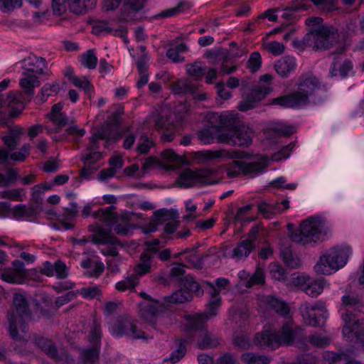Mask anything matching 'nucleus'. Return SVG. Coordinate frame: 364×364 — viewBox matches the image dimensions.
Returning <instances> with one entry per match:
<instances>
[{
  "mask_svg": "<svg viewBox=\"0 0 364 364\" xmlns=\"http://www.w3.org/2000/svg\"><path fill=\"white\" fill-rule=\"evenodd\" d=\"M29 318L28 301L25 296L21 294H15L13 299V308L8 314V330L14 339L15 350L24 354L31 352L33 346H36L51 358L58 360L56 347L50 339L35 335L30 336L27 333L26 321Z\"/></svg>",
  "mask_w": 364,
  "mask_h": 364,
  "instance_id": "1",
  "label": "nucleus"
},
{
  "mask_svg": "<svg viewBox=\"0 0 364 364\" xmlns=\"http://www.w3.org/2000/svg\"><path fill=\"white\" fill-rule=\"evenodd\" d=\"M114 209V207L111 205L93 213L92 215L97 222L102 223V225L97 223L89 226V230L93 233L92 240L95 242L117 244L118 240L112 235V228L117 235H127L134 228V225L131 223L132 218L143 219L141 213L127 211L117 216Z\"/></svg>",
  "mask_w": 364,
  "mask_h": 364,
  "instance_id": "2",
  "label": "nucleus"
},
{
  "mask_svg": "<svg viewBox=\"0 0 364 364\" xmlns=\"http://www.w3.org/2000/svg\"><path fill=\"white\" fill-rule=\"evenodd\" d=\"M182 285L184 290L176 291L171 295L164 297L163 301L153 299L146 293H141V296L144 299V301L139 304L141 317L146 321L152 323L166 309L164 301L169 304H181L191 301L193 294L197 295L201 294L199 284L192 278H186Z\"/></svg>",
  "mask_w": 364,
  "mask_h": 364,
  "instance_id": "3",
  "label": "nucleus"
},
{
  "mask_svg": "<svg viewBox=\"0 0 364 364\" xmlns=\"http://www.w3.org/2000/svg\"><path fill=\"white\" fill-rule=\"evenodd\" d=\"M226 154L220 159H232L223 166L228 178H235L240 175L255 176L263 172L269 164L270 159L263 154L252 155L247 151L225 149Z\"/></svg>",
  "mask_w": 364,
  "mask_h": 364,
  "instance_id": "4",
  "label": "nucleus"
},
{
  "mask_svg": "<svg viewBox=\"0 0 364 364\" xmlns=\"http://www.w3.org/2000/svg\"><path fill=\"white\" fill-rule=\"evenodd\" d=\"M39 77L22 73L19 85L24 94L20 92H11L8 95H0V114L16 117L24 108L25 97L31 98L34 95L35 88L40 85Z\"/></svg>",
  "mask_w": 364,
  "mask_h": 364,
  "instance_id": "5",
  "label": "nucleus"
},
{
  "mask_svg": "<svg viewBox=\"0 0 364 364\" xmlns=\"http://www.w3.org/2000/svg\"><path fill=\"white\" fill-rule=\"evenodd\" d=\"M329 232L327 222L318 215L304 220L299 230L291 233V240L299 244L309 245L322 240Z\"/></svg>",
  "mask_w": 364,
  "mask_h": 364,
  "instance_id": "6",
  "label": "nucleus"
},
{
  "mask_svg": "<svg viewBox=\"0 0 364 364\" xmlns=\"http://www.w3.org/2000/svg\"><path fill=\"white\" fill-rule=\"evenodd\" d=\"M353 254L350 246L341 245L323 253L314 266L318 274L331 275L343 268Z\"/></svg>",
  "mask_w": 364,
  "mask_h": 364,
  "instance_id": "7",
  "label": "nucleus"
},
{
  "mask_svg": "<svg viewBox=\"0 0 364 364\" xmlns=\"http://www.w3.org/2000/svg\"><path fill=\"white\" fill-rule=\"evenodd\" d=\"M295 335L293 322L289 319L282 326L280 333H277L271 326H264L263 331L256 335L255 343L261 348H276L282 345H290L294 341Z\"/></svg>",
  "mask_w": 364,
  "mask_h": 364,
  "instance_id": "8",
  "label": "nucleus"
},
{
  "mask_svg": "<svg viewBox=\"0 0 364 364\" xmlns=\"http://www.w3.org/2000/svg\"><path fill=\"white\" fill-rule=\"evenodd\" d=\"M206 119L212 129H215L216 133L213 134L209 129L200 132L199 138L204 144H210L221 128H230L239 122V114L235 110L225 111L221 113L210 112L207 114Z\"/></svg>",
  "mask_w": 364,
  "mask_h": 364,
  "instance_id": "9",
  "label": "nucleus"
},
{
  "mask_svg": "<svg viewBox=\"0 0 364 364\" xmlns=\"http://www.w3.org/2000/svg\"><path fill=\"white\" fill-rule=\"evenodd\" d=\"M357 296L349 294L342 296V306L339 309L342 320L344 323L343 334L346 338H351L353 331L362 326L364 321L360 319L353 311L359 309L362 306Z\"/></svg>",
  "mask_w": 364,
  "mask_h": 364,
  "instance_id": "10",
  "label": "nucleus"
},
{
  "mask_svg": "<svg viewBox=\"0 0 364 364\" xmlns=\"http://www.w3.org/2000/svg\"><path fill=\"white\" fill-rule=\"evenodd\" d=\"M318 87V82L315 77H309L299 84L298 90L287 96L276 98L273 104L287 107H296L307 103L309 97Z\"/></svg>",
  "mask_w": 364,
  "mask_h": 364,
  "instance_id": "11",
  "label": "nucleus"
},
{
  "mask_svg": "<svg viewBox=\"0 0 364 364\" xmlns=\"http://www.w3.org/2000/svg\"><path fill=\"white\" fill-rule=\"evenodd\" d=\"M178 213L173 209L162 208L155 211L149 223L142 227V232L145 234L156 232L159 227L164 224V232L167 234L175 232L180 225L177 220Z\"/></svg>",
  "mask_w": 364,
  "mask_h": 364,
  "instance_id": "12",
  "label": "nucleus"
},
{
  "mask_svg": "<svg viewBox=\"0 0 364 364\" xmlns=\"http://www.w3.org/2000/svg\"><path fill=\"white\" fill-rule=\"evenodd\" d=\"M206 313L187 315L185 317V327L189 331H196L198 333V346L200 348H207L215 346L217 340L204 328V325L210 318Z\"/></svg>",
  "mask_w": 364,
  "mask_h": 364,
  "instance_id": "13",
  "label": "nucleus"
},
{
  "mask_svg": "<svg viewBox=\"0 0 364 364\" xmlns=\"http://www.w3.org/2000/svg\"><path fill=\"white\" fill-rule=\"evenodd\" d=\"M272 75L265 74L260 77L259 80L239 103L238 109L241 112H247L255 108L258 102L264 99L272 90L270 85Z\"/></svg>",
  "mask_w": 364,
  "mask_h": 364,
  "instance_id": "14",
  "label": "nucleus"
},
{
  "mask_svg": "<svg viewBox=\"0 0 364 364\" xmlns=\"http://www.w3.org/2000/svg\"><path fill=\"white\" fill-rule=\"evenodd\" d=\"M119 138V134L110 127H103L95 132L90 139V146L86 153L83 155V160L85 164H93L100 160L102 155L100 152L96 151L98 149L97 141L100 139H106L105 147L109 148L111 142H114Z\"/></svg>",
  "mask_w": 364,
  "mask_h": 364,
  "instance_id": "15",
  "label": "nucleus"
},
{
  "mask_svg": "<svg viewBox=\"0 0 364 364\" xmlns=\"http://www.w3.org/2000/svg\"><path fill=\"white\" fill-rule=\"evenodd\" d=\"M216 171L213 168L192 170L186 168L182 171L176 181L181 188H189L196 185L207 186L215 183L212 176Z\"/></svg>",
  "mask_w": 364,
  "mask_h": 364,
  "instance_id": "16",
  "label": "nucleus"
},
{
  "mask_svg": "<svg viewBox=\"0 0 364 364\" xmlns=\"http://www.w3.org/2000/svg\"><path fill=\"white\" fill-rule=\"evenodd\" d=\"M109 331L114 337L126 336L134 339H147L148 336L141 330L138 323L126 316H119L109 324Z\"/></svg>",
  "mask_w": 364,
  "mask_h": 364,
  "instance_id": "17",
  "label": "nucleus"
},
{
  "mask_svg": "<svg viewBox=\"0 0 364 364\" xmlns=\"http://www.w3.org/2000/svg\"><path fill=\"white\" fill-rule=\"evenodd\" d=\"M101 338L100 326L94 321L87 336L90 347L81 350L80 364H99Z\"/></svg>",
  "mask_w": 364,
  "mask_h": 364,
  "instance_id": "18",
  "label": "nucleus"
},
{
  "mask_svg": "<svg viewBox=\"0 0 364 364\" xmlns=\"http://www.w3.org/2000/svg\"><path fill=\"white\" fill-rule=\"evenodd\" d=\"M299 311L304 322L314 327L322 325L328 317L326 303L321 300L301 304Z\"/></svg>",
  "mask_w": 364,
  "mask_h": 364,
  "instance_id": "19",
  "label": "nucleus"
},
{
  "mask_svg": "<svg viewBox=\"0 0 364 364\" xmlns=\"http://www.w3.org/2000/svg\"><path fill=\"white\" fill-rule=\"evenodd\" d=\"M337 34L333 28L322 27L317 31H311L305 37L306 44L314 49L326 50L336 42Z\"/></svg>",
  "mask_w": 364,
  "mask_h": 364,
  "instance_id": "20",
  "label": "nucleus"
},
{
  "mask_svg": "<svg viewBox=\"0 0 364 364\" xmlns=\"http://www.w3.org/2000/svg\"><path fill=\"white\" fill-rule=\"evenodd\" d=\"M218 141L230 145L248 146L252 142V132L249 128L241 127L228 132L217 134Z\"/></svg>",
  "mask_w": 364,
  "mask_h": 364,
  "instance_id": "21",
  "label": "nucleus"
},
{
  "mask_svg": "<svg viewBox=\"0 0 364 364\" xmlns=\"http://www.w3.org/2000/svg\"><path fill=\"white\" fill-rule=\"evenodd\" d=\"M27 277L25 264L19 260L14 261L11 267L6 268L0 274L1 280L11 284H21L25 282Z\"/></svg>",
  "mask_w": 364,
  "mask_h": 364,
  "instance_id": "22",
  "label": "nucleus"
},
{
  "mask_svg": "<svg viewBox=\"0 0 364 364\" xmlns=\"http://www.w3.org/2000/svg\"><path fill=\"white\" fill-rule=\"evenodd\" d=\"M152 123L154 129L164 132L161 139L164 142L171 141L178 132L176 125L167 123V119L160 116L157 112H153L146 118V124H151Z\"/></svg>",
  "mask_w": 364,
  "mask_h": 364,
  "instance_id": "23",
  "label": "nucleus"
},
{
  "mask_svg": "<svg viewBox=\"0 0 364 364\" xmlns=\"http://www.w3.org/2000/svg\"><path fill=\"white\" fill-rule=\"evenodd\" d=\"M229 284V281L225 278H218L215 281L216 287L210 283H208L209 287L210 299L207 306V314L210 316H215L218 314V311L221 305V298L220 296V290L225 287Z\"/></svg>",
  "mask_w": 364,
  "mask_h": 364,
  "instance_id": "24",
  "label": "nucleus"
},
{
  "mask_svg": "<svg viewBox=\"0 0 364 364\" xmlns=\"http://www.w3.org/2000/svg\"><path fill=\"white\" fill-rule=\"evenodd\" d=\"M260 309L272 310L277 314L286 317L289 314V307L284 301L272 295L264 296L260 299Z\"/></svg>",
  "mask_w": 364,
  "mask_h": 364,
  "instance_id": "25",
  "label": "nucleus"
},
{
  "mask_svg": "<svg viewBox=\"0 0 364 364\" xmlns=\"http://www.w3.org/2000/svg\"><path fill=\"white\" fill-rule=\"evenodd\" d=\"M257 228H253L247 239L240 242L232 252L231 257L237 260L247 257L255 247L254 242L256 239Z\"/></svg>",
  "mask_w": 364,
  "mask_h": 364,
  "instance_id": "26",
  "label": "nucleus"
},
{
  "mask_svg": "<svg viewBox=\"0 0 364 364\" xmlns=\"http://www.w3.org/2000/svg\"><path fill=\"white\" fill-rule=\"evenodd\" d=\"M294 132V127L291 125L287 124L282 122H272L267 129V136L264 141V145L270 149L268 146L269 144L272 142L277 143V140L272 138V136L278 137L280 136H288Z\"/></svg>",
  "mask_w": 364,
  "mask_h": 364,
  "instance_id": "27",
  "label": "nucleus"
},
{
  "mask_svg": "<svg viewBox=\"0 0 364 364\" xmlns=\"http://www.w3.org/2000/svg\"><path fill=\"white\" fill-rule=\"evenodd\" d=\"M22 73H27L28 75L40 76L43 74L46 68L45 60L43 58L30 55L21 62Z\"/></svg>",
  "mask_w": 364,
  "mask_h": 364,
  "instance_id": "28",
  "label": "nucleus"
},
{
  "mask_svg": "<svg viewBox=\"0 0 364 364\" xmlns=\"http://www.w3.org/2000/svg\"><path fill=\"white\" fill-rule=\"evenodd\" d=\"M353 64L347 58L336 56L330 68V75L333 77H346L353 71Z\"/></svg>",
  "mask_w": 364,
  "mask_h": 364,
  "instance_id": "29",
  "label": "nucleus"
},
{
  "mask_svg": "<svg viewBox=\"0 0 364 364\" xmlns=\"http://www.w3.org/2000/svg\"><path fill=\"white\" fill-rule=\"evenodd\" d=\"M289 208V200H282L278 203L262 201L258 204V210L264 218H270L274 214L281 213Z\"/></svg>",
  "mask_w": 364,
  "mask_h": 364,
  "instance_id": "30",
  "label": "nucleus"
},
{
  "mask_svg": "<svg viewBox=\"0 0 364 364\" xmlns=\"http://www.w3.org/2000/svg\"><path fill=\"white\" fill-rule=\"evenodd\" d=\"M329 284L323 278L309 279L304 287V291L311 297L318 296L323 291L326 287H328Z\"/></svg>",
  "mask_w": 364,
  "mask_h": 364,
  "instance_id": "31",
  "label": "nucleus"
},
{
  "mask_svg": "<svg viewBox=\"0 0 364 364\" xmlns=\"http://www.w3.org/2000/svg\"><path fill=\"white\" fill-rule=\"evenodd\" d=\"M154 266V256L152 253L144 252L141 254L138 264L134 268L133 274L139 279L141 277L149 273Z\"/></svg>",
  "mask_w": 364,
  "mask_h": 364,
  "instance_id": "32",
  "label": "nucleus"
},
{
  "mask_svg": "<svg viewBox=\"0 0 364 364\" xmlns=\"http://www.w3.org/2000/svg\"><path fill=\"white\" fill-rule=\"evenodd\" d=\"M42 272L48 277L55 276L58 279L65 278L68 275V269L65 264L61 261H57L54 264L46 262Z\"/></svg>",
  "mask_w": 364,
  "mask_h": 364,
  "instance_id": "33",
  "label": "nucleus"
},
{
  "mask_svg": "<svg viewBox=\"0 0 364 364\" xmlns=\"http://www.w3.org/2000/svg\"><path fill=\"white\" fill-rule=\"evenodd\" d=\"M296 68V59L289 55L282 57L274 65L277 73L282 77H287L290 73H293Z\"/></svg>",
  "mask_w": 364,
  "mask_h": 364,
  "instance_id": "34",
  "label": "nucleus"
},
{
  "mask_svg": "<svg viewBox=\"0 0 364 364\" xmlns=\"http://www.w3.org/2000/svg\"><path fill=\"white\" fill-rule=\"evenodd\" d=\"M145 2L146 0H124L121 18L124 21L133 20L136 12L143 9Z\"/></svg>",
  "mask_w": 364,
  "mask_h": 364,
  "instance_id": "35",
  "label": "nucleus"
},
{
  "mask_svg": "<svg viewBox=\"0 0 364 364\" xmlns=\"http://www.w3.org/2000/svg\"><path fill=\"white\" fill-rule=\"evenodd\" d=\"M226 154L225 149L198 151L193 154L192 159L197 164H203L213 159H220Z\"/></svg>",
  "mask_w": 364,
  "mask_h": 364,
  "instance_id": "36",
  "label": "nucleus"
},
{
  "mask_svg": "<svg viewBox=\"0 0 364 364\" xmlns=\"http://www.w3.org/2000/svg\"><path fill=\"white\" fill-rule=\"evenodd\" d=\"M240 280L244 281L247 287H251L255 284H260L264 282V270L262 268L258 267L254 274L250 277V274L244 270L238 273Z\"/></svg>",
  "mask_w": 364,
  "mask_h": 364,
  "instance_id": "37",
  "label": "nucleus"
},
{
  "mask_svg": "<svg viewBox=\"0 0 364 364\" xmlns=\"http://www.w3.org/2000/svg\"><path fill=\"white\" fill-rule=\"evenodd\" d=\"M162 168L165 169H172L183 163V159L178 155L172 149H166L164 151L161 155L160 159Z\"/></svg>",
  "mask_w": 364,
  "mask_h": 364,
  "instance_id": "38",
  "label": "nucleus"
},
{
  "mask_svg": "<svg viewBox=\"0 0 364 364\" xmlns=\"http://www.w3.org/2000/svg\"><path fill=\"white\" fill-rule=\"evenodd\" d=\"M31 146L24 144L19 151H15L10 155L4 149H0V164H3L9 157L13 161H22L29 155Z\"/></svg>",
  "mask_w": 364,
  "mask_h": 364,
  "instance_id": "39",
  "label": "nucleus"
},
{
  "mask_svg": "<svg viewBox=\"0 0 364 364\" xmlns=\"http://www.w3.org/2000/svg\"><path fill=\"white\" fill-rule=\"evenodd\" d=\"M97 0H69L70 10L76 14H81L95 8Z\"/></svg>",
  "mask_w": 364,
  "mask_h": 364,
  "instance_id": "40",
  "label": "nucleus"
},
{
  "mask_svg": "<svg viewBox=\"0 0 364 364\" xmlns=\"http://www.w3.org/2000/svg\"><path fill=\"white\" fill-rule=\"evenodd\" d=\"M191 7V5L189 2L181 1L177 6L174 7L164 9V11L156 15V17L157 18H170L185 12L186 11L188 10Z\"/></svg>",
  "mask_w": 364,
  "mask_h": 364,
  "instance_id": "41",
  "label": "nucleus"
},
{
  "mask_svg": "<svg viewBox=\"0 0 364 364\" xmlns=\"http://www.w3.org/2000/svg\"><path fill=\"white\" fill-rule=\"evenodd\" d=\"M70 81L75 87L82 89L85 92L86 95L89 98H91L92 93L94 91V88L87 77H77L76 75H70Z\"/></svg>",
  "mask_w": 364,
  "mask_h": 364,
  "instance_id": "42",
  "label": "nucleus"
},
{
  "mask_svg": "<svg viewBox=\"0 0 364 364\" xmlns=\"http://www.w3.org/2000/svg\"><path fill=\"white\" fill-rule=\"evenodd\" d=\"M63 107L62 103L54 105L49 114L50 119L59 127L65 125L68 121L66 116L61 112Z\"/></svg>",
  "mask_w": 364,
  "mask_h": 364,
  "instance_id": "43",
  "label": "nucleus"
},
{
  "mask_svg": "<svg viewBox=\"0 0 364 364\" xmlns=\"http://www.w3.org/2000/svg\"><path fill=\"white\" fill-rule=\"evenodd\" d=\"M139 279L133 274L122 279L115 284V288L119 291H124L127 290L132 291L138 284Z\"/></svg>",
  "mask_w": 364,
  "mask_h": 364,
  "instance_id": "44",
  "label": "nucleus"
},
{
  "mask_svg": "<svg viewBox=\"0 0 364 364\" xmlns=\"http://www.w3.org/2000/svg\"><path fill=\"white\" fill-rule=\"evenodd\" d=\"M187 50V46L183 43H181L168 49L167 56L175 63L182 62L184 60L183 54L186 52Z\"/></svg>",
  "mask_w": 364,
  "mask_h": 364,
  "instance_id": "45",
  "label": "nucleus"
},
{
  "mask_svg": "<svg viewBox=\"0 0 364 364\" xmlns=\"http://www.w3.org/2000/svg\"><path fill=\"white\" fill-rule=\"evenodd\" d=\"M97 61V57L93 50H88L80 58L81 65L88 69H95Z\"/></svg>",
  "mask_w": 364,
  "mask_h": 364,
  "instance_id": "46",
  "label": "nucleus"
},
{
  "mask_svg": "<svg viewBox=\"0 0 364 364\" xmlns=\"http://www.w3.org/2000/svg\"><path fill=\"white\" fill-rule=\"evenodd\" d=\"M0 197L14 201H21L26 198V192L23 188L7 189L0 192Z\"/></svg>",
  "mask_w": 364,
  "mask_h": 364,
  "instance_id": "47",
  "label": "nucleus"
},
{
  "mask_svg": "<svg viewBox=\"0 0 364 364\" xmlns=\"http://www.w3.org/2000/svg\"><path fill=\"white\" fill-rule=\"evenodd\" d=\"M284 262L291 268H297L301 265L300 259L290 250H284L281 252Z\"/></svg>",
  "mask_w": 364,
  "mask_h": 364,
  "instance_id": "48",
  "label": "nucleus"
},
{
  "mask_svg": "<svg viewBox=\"0 0 364 364\" xmlns=\"http://www.w3.org/2000/svg\"><path fill=\"white\" fill-rule=\"evenodd\" d=\"M186 353V346L185 341H181L180 343L179 347L177 350L172 352L168 358H166L164 360V364H174L178 362L185 355Z\"/></svg>",
  "mask_w": 364,
  "mask_h": 364,
  "instance_id": "49",
  "label": "nucleus"
},
{
  "mask_svg": "<svg viewBox=\"0 0 364 364\" xmlns=\"http://www.w3.org/2000/svg\"><path fill=\"white\" fill-rule=\"evenodd\" d=\"M154 146V141L151 138H149L146 135H141L138 140L136 150L137 152L141 154H146Z\"/></svg>",
  "mask_w": 364,
  "mask_h": 364,
  "instance_id": "50",
  "label": "nucleus"
},
{
  "mask_svg": "<svg viewBox=\"0 0 364 364\" xmlns=\"http://www.w3.org/2000/svg\"><path fill=\"white\" fill-rule=\"evenodd\" d=\"M262 66V57L258 52L252 53L247 62V67L252 73L257 72Z\"/></svg>",
  "mask_w": 364,
  "mask_h": 364,
  "instance_id": "51",
  "label": "nucleus"
},
{
  "mask_svg": "<svg viewBox=\"0 0 364 364\" xmlns=\"http://www.w3.org/2000/svg\"><path fill=\"white\" fill-rule=\"evenodd\" d=\"M23 133V129L21 127H15L11 130V135L4 136L3 139L6 146L13 150L17 144L16 137Z\"/></svg>",
  "mask_w": 364,
  "mask_h": 364,
  "instance_id": "52",
  "label": "nucleus"
},
{
  "mask_svg": "<svg viewBox=\"0 0 364 364\" xmlns=\"http://www.w3.org/2000/svg\"><path fill=\"white\" fill-rule=\"evenodd\" d=\"M23 0H0V10L4 13L11 12L21 7Z\"/></svg>",
  "mask_w": 364,
  "mask_h": 364,
  "instance_id": "53",
  "label": "nucleus"
},
{
  "mask_svg": "<svg viewBox=\"0 0 364 364\" xmlns=\"http://www.w3.org/2000/svg\"><path fill=\"white\" fill-rule=\"evenodd\" d=\"M269 274L271 277L278 281L284 280L286 278V272L284 269L277 263L271 264L269 267Z\"/></svg>",
  "mask_w": 364,
  "mask_h": 364,
  "instance_id": "54",
  "label": "nucleus"
},
{
  "mask_svg": "<svg viewBox=\"0 0 364 364\" xmlns=\"http://www.w3.org/2000/svg\"><path fill=\"white\" fill-rule=\"evenodd\" d=\"M295 145L290 143L289 144L283 146L278 152L273 154L272 161H282L288 159L290 156L291 151L294 149Z\"/></svg>",
  "mask_w": 364,
  "mask_h": 364,
  "instance_id": "55",
  "label": "nucleus"
},
{
  "mask_svg": "<svg viewBox=\"0 0 364 364\" xmlns=\"http://www.w3.org/2000/svg\"><path fill=\"white\" fill-rule=\"evenodd\" d=\"M59 91L60 86L58 84H46L41 90L42 100H46L48 97L55 95Z\"/></svg>",
  "mask_w": 364,
  "mask_h": 364,
  "instance_id": "56",
  "label": "nucleus"
},
{
  "mask_svg": "<svg viewBox=\"0 0 364 364\" xmlns=\"http://www.w3.org/2000/svg\"><path fill=\"white\" fill-rule=\"evenodd\" d=\"M80 294L86 299H92L98 298L101 295V291L96 286L83 287L80 289Z\"/></svg>",
  "mask_w": 364,
  "mask_h": 364,
  "instance_id": "57",
  "label": "nucleus"
},
{
  "mask_svg": "<svg viewBox=\"0 0 364 364\" xmlns=\"http://www.w3.org/2000/svg\"><path fill=\"white\" fill-rule=\"evenodd\" d=\"M69 0H52V9L54 15L61 16L63 14L68 6Z\"/></svg>",
  "mask_w": 364,
  "mask_h": 364,
  "instance_id": "58",
  "label": "nucleus"
},
{
  "mask_svg": "<svg viewBox=\"0 0 364 364\" xmlns=\"http://www.w3.org/2000/svg\"><path fill=\"white\" fill-rule=\"evenodd\" d=\"M186 211L188 213L183 216V219L186 220H193L196 219L198 215L196 213L197 210V205L193 202L192 200L189 199L185 202Z\"/></svg>",
  "mask_w": 364,
  "mask_h": 364,
  "instance_id": "59",
  "label": "nucleus"
},
{
  "mask_svg": "<svg viewBox=\"0 0 364 364\" xmlns=\"http://www.w3.org/2000/svg\"><path fill=\"white\" fill-rule=\"evenodd\" d=\"M187 73L192 77L199 78L205 75V69L198 63L188 65L186 67Z\"/></svg>",
  "mask_w": 364,
  "mask_h": 364,
  "instance_id": "60",
  "label": "nucleus"
},
{
  "mask_svg": "<svg viewBox=\"0 0 364 364\" xmlns=\"http://www.w3.org/2000/svg\"><path fill=\"white\" fill-rule=\"evenodd\" d=\"M315 5L325 11H333L337 8L336 0H311Z\"/></svg>",
  "mask_w": 364,
  "mask_h": 364,
  "instance_id": "61",
  "label": "nucleus"
},
{
  "mask_svg": "<svg viewBox=\"0 0 364 364\" xmlns=\"http://www.w3.org/2000/svg\"><path fill=\"white\" fill-rule=\"evenodd\" d=\"M265 48L274 55H279L284 50V45L277 41H272L266 43Z\"/></svg>",
  "mask_w": 364,
  "mask_h": 364,
  "instance_id": "62",
  "label": "nucleus"
},
{
  "mask_svg": "<svg viewBox=\"0 0 364 364\" xmlns=\"http://www.w3.org/2000/svg\"><path fill=\"white\" fill-rule=\"evenodd\" d=\"M351 334L353 337L346 339L350 341H354L356 343H360L364 347V323L361 327L353 331Z\"/></svg>",
  "mask_w": 364,
  "mask_h": 364,
  "instance_id": "63",
  "label": "nucleus"
},
{
  "mask_svg": "<svg viewBox=\"0 0 364 364\" xmlns=\"http://www.w3.org/2000/svg\"><path fill=\"white\" fill-rule=\"evenodd\" d=\"M309 342L315 346L322 347L329 343V339L327 337L315 334L309 337Z\"/></svg>",
  "mask_w": 364,
  "mask_h": 364,
  "instance_id": "64",
  "label": "nucleus"
}]
</instances>
